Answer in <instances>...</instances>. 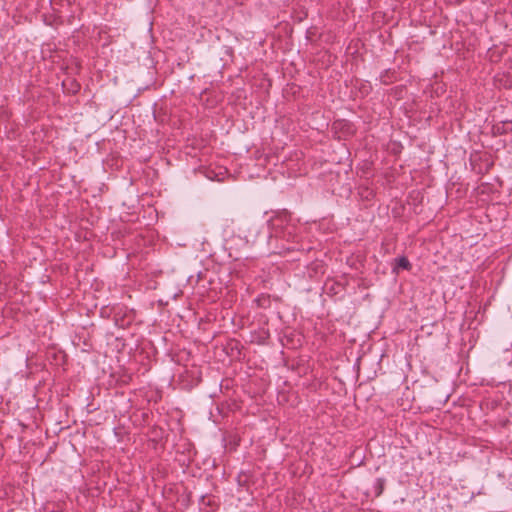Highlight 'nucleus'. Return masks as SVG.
I'll return each mask as SVG.
<instances>
[{
	"label": "nucleus",
	"instance_id": "f257e3e1",
	"mask_svg": "<svg viewBox=\"0 0 512 512\" xmlns=\"http://www.w3.org/2000/svg\"><path fill=\"white\" fill-rule=\"evenodd\" d=\"M411 264L409 260L402 256L394 260L393 271L399 273L402 270H410Z\"/></svg>",
	"mask_w": 512,
	"mask_h": 512
}]
</instances>
